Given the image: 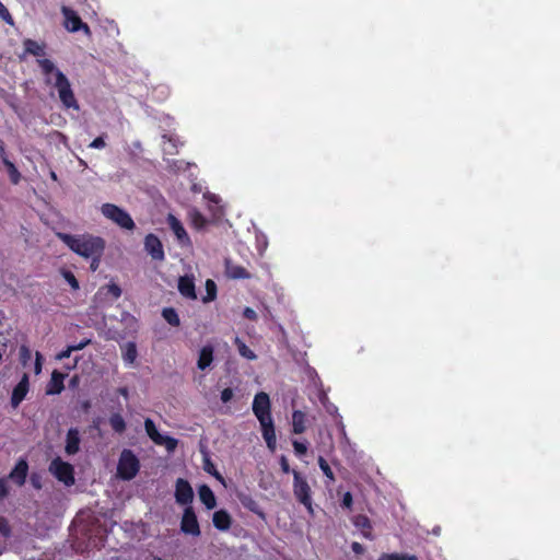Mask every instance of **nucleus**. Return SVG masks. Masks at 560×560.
Instances as JSON below:
<instances>
[{
	"mask_svg": "<svg viewBox=\"0 0 560 560\" xmlns=\"http://www.w3.org/2000/svg\"><path fill=\"white\" fill-rule=\"evenodd\" d=\"M77 364H78V359H75V360H74V362H73V364H72V365H67L66 368H67L68 370H72V369H74V368L77 366Z\"/></svg>",
	"mask_w": 560,
	"mask_h": 560,
	"instance_id": "obj_57",
	"label": "nucleus"
},
{
	"mask_svg": "<svg viewBox=\"0 0 560 560\" xmlns=\"http://www.w3.org/2000/svg\"><path fill=\"white\" fill-rule=\"evenodd\" d=\"M32 483H33V486H34L35 488H37V489H39V488H40V483H39V482H37V481L35 480V478H34V477H32Z\"/></svg>",
	"mask_w": 560,
	"mask_h": 560,
	"instance_id": "obj_55",
	"label": "nucleus"
},
{
	"mask_svg": "<svg viewBox=\"0 0 560 560\" xmlns=\"http://www.w3.org/2000/svg\"><path fill=\"white\" fill-rule=\"evenodd\" d=\"M140 470V462L131 450H124L120 453L117 475L122 480L133 479Z\"/></svg>",
	"mask_w": 560,
	"mask_h": 560,
	"instance_id": "obj_5",
	"label": "nucleus"
},
{
	"mask_svg": "<svg viewBox=\"0 0 560 560\" xmlns=\"http://www.w3.org/2000/svg\"><path fill=\"white\" fill-rule=\"evenodd\" d=\"M318 466H319L320 470L323 471V474L327 477V479L330 482H334L335 475H334L328 462L323 456L318 457Z\"/></svg>",
	"mask_w": 560,
	"mask_h": 560,
	"instance_id": "obj_32",
	"label": "nucleus"
},
{
	"mask_svg": "<svg viewBox=\"0 0 560 560\" xmlns=\"http://www.w3.org/2000/svg\"><path fill=\"white\" fill-rule=\"evenodd\" d=\"M353 503L352 494L350 492H346L342 497V506L347 509H351Z\"/></svg>",
	"mask_w": 560,
	"mask_h": 560,
	"instance_id": "obj_48",
	"label": "nucleus"
},
{
	"mask_svg": "<svg viewBox=\"0 0 560 560\" xmlns=\"http://www.w3.org/2000/svg\"><path fill=\"white\" fill-rule=\"evenodd\" d=\"M213 361V348L205 346L199 353L197 366L200 370H206Z\"/></svg>",
	"mask_w": 560,
	"mask_h": 560,
	"instance_id": "obj_24",
	"label": "nucleus"
},
{
	"mask_svg": "<svg viewBox=\"0 0 560 560\" xmlns=\"http://www.w3.org/2000/svg\"><path fill=\"white\" fill-rule=\"evenodd\" d=\"M118 393L126 399L129 397V390L127 387H119Z\"/></svg>",
	"mask_w": 560,
	"mask_h": 560,
	"instance_id": "obj_52",
	"label": "nucleus"
},
{
	"mask_svg": "<svg viewBox=\"0 0 560 560\" xmlns=\"http://www.w3.org/2000/svg\"><path fill=\"white\" fill-rule=\"evenodd\" d=\"M178 291L185 298L191 300H195L197 298L194 279L188 276L179 277Z\"/></svg>",
	"mask_w": 560,
	"mask_h": 560,
	"instance_id": "obj_18",
	"label": "nucleus"
},
{
	"mask_svg": "<svg viewBox=\"0 0 560 560\" xmlns=\"http://www.w3.org/2000/svg\"><path fill=\"white\" fill-rule=\"evenodd\" d=\"M237 499L242 503V505L248 511L258 514L259 505L257 501L248 493L240 492L237 493Z\"/></svg>",
	"mask_w": 560,
	"mask_h": 560,
	"instance_id": "obj_26",
	"label": "nucleus"
},
{
	"mask_svg": "<svg viewBox=\"0 0 560 560\" xmlns=\"http://www.w3.org/2000/svg\"><path fill=\"white\" fill-rule=\"evenodd\" d=\"M108 293H110L114 299H118L121 295V289L118 284L112 283L108 285Z\"/></svg>",
	"mask_w": 560,
	"mask_h": 560,
	"instance_id": "obj_42",
	"label": "nucleus"
},
{
	"mask_svg": "<svg viewBox=\"0 0 560 560\" xmlns=\"http://www.w3.org/2000/svg\"><path fill=\"white\" fill-rule=\"evenodd\" d=\"M49 471L66 486L74 483V469L71 464L57 457L51 460Z\"/></svg>",
	"mask_w": 560,
	"mask_h": 560,
	"instance_id": "obj_7",
	"label": "nucleus"
},
{
	"mask_svg": "<svg viewBox=\"0 0 560 560\" xmlns=\"http://www.w3.org/2000/svg\"><path fill=\"white\" fill-rule=\"evenodd\" d=\"M45 83L52 84L57 91L59 100L66 109L79 110L80 105L75 98L71 83L66 74L60 71L50 59H37Z\"/></svg>",
	"mask_w": 560,
	"mask_h": 560,
	"instance_id": "obj_1",
	"label": "nucleus"
},
{
	"mask_svg": "<svg viewBox=\"0 0 560 560\" xmlns=\"http://www.w3.org/2000/svg\"><path fill=\"white\" fill-rule=\"evenodd\" d=\"M203 469L209 475H212V472L218 470L215 465L213 464V462L211 460V458L208 455H205V457H203Z\"/></svg>",
	"mask_w": 560,
	"mask_h": 560,
	"instance_id": "obj_38",
	"label": "nucleus"
},
{
	"mask_svg": "<svg viewBox=\"0 0 560 560\" xmlns=\"http://www.w3.org/2000/svg\"><path fill=\"white\" fill-rule=\"evenodd\" d=\"M280 466H281V470L284 472V474H289L291 472V468H290V465H289V462H288V458L282 455L280 457Z\"/></svg>",
	"mask_w": 560,
	"mask_h": 560,
	"instance_id": "obj_49",
	"label": "nucleus"
},
{
	"mask_svg": "<svg viewBox=\"0 0 560 560\" xmlns=\"http://www.w3.org/2000/svg\"><path fill=\"white\" fill-rule=\"evenodd\" d=\"M294 452L296 455L302 456L305 455L307 452V445L306 443L300 442V441H293L292 443Z\"/></svg>",
	"mask_w": 560,
	"mask_h": 560,
	"instance_id": "obj_37",
	"label": "nucleus"
},
{
	"mask_svg": "<svg viewBox=\"0 0 560 560\" xmlns=\"http://www.w3.org/2000/svg\"><path fill=\"white\" fill-rule=\"evenodd\" d=\"M30 389V381L28 375L26 373L23 374L20 382L14 386L11 395V405L13 408L19 407V405L25 399Z\"/></svg>",
	"mask_w": 560,
	"mask_h": 560,
	"instance_id": "obj_13",
	"label": "nucleus"
},
{
	"mask_svg": "<svg viewBox=\"0 0 560 560\" xmlns=\"http://www.w3.org/2000/svg\"><path fill=\"white\" fill-rule=\"evenodd\" d=\"M243 316L246 319H249V320H256L257 319V313L252 307H245L244 311H243Z\"/></svg>",
	"mask_w": 560,
	"mask_h": 560,
	"instance_id": "obj_46",
	"label": "nucleus"
},
{
	"mask_svg": "<svg viewBox=\"0 0 560 560\" xmlns=\"http://www.w3.org/2000/svg\"><path fill=\"white\" fill-rule=\"evenodd\" d=\"M106 145V142L104 140V137L100 136L97 138H95L91 143H90V148H93V149H103L105 148Z\"/></svg>",
	"mask_w": 560,
	"mask_h": 560,
	"instance_id": "obj_41",
	"label": "nucleus"
},
{
	"mask_svg": "<svg viewBox=\"0 0 560 560\" xmlns=\"http://www.w3.org/2000/svg\"><path fill=\"white\" fill-rule=\"evenodd\" d=\"M109 425L110 428L116 432V433H124L126 431V421L125 419L122 418V416L118 412L116 413H113L110 417H109Z\"/></svg>",
	"mask_w": 560,
	"mask_h": 560,
	"instance_id": "obj_27",
	"label": "nucleus"
},
{
	"mask_svg": "<svg viewBox=\"0 0 560 560\" xmlns=\"http://www.w3.org/2000/svg\"><path fill=\"white\" fill-rule=\"evenodd\" d=\"M292 474L295 499L306 508L310 514H313L312 491L307 480L298 470L293 469Z\"/></svg>",
	"mask_w": 560,
	"mask_h": 560,
	"instance_id": "obj_6",
	"label": "nucleus"
},
{
	"mask_svg": "<svg viewBox=\"0 0 560 560\" xmlns=\"http://www.w3.org/2000/svg\"><path fill=\"white\" fill-rule=\"evenodd\" d=\"M121 357L126 364H133L138 357L137 345L133 341H128L121 347Z\"/></svg>",
	"mask_w": 560,
	"mask_h": 560,
	"instance_id": "obj_23",
	"label": "nucleus"
},
{
	"mask_svg": "<svg viewBox=\"0 0 560 560\" xmlns=\"http://www.w3.org/2000/svg\"><path fill=\"white\" fill-rule=\"evenodd\" d=\"M180 530L184 534L199 536L200 535V526L197 520V515L194 509L188 505L185 508L182 520H180Z\"/></svg>",
	"mask_w": 560,
	"mask_h": 560,
	"instance_id": "obj_10",
	"label": "nucleus"
},
{
	"mask_svg": "<svg viewBox=\"0 0 560 560\" xmlns=\"http://www.w3.org/2000/svg\"><path fill=\"white\" fill-rule=\"evenodd\" d=\"M207 294L209 300H213L215 298V284L212 280L207 281Z\"/></svg>",
	"mask_w": 560,
	"mask_h": 560,
	"instance_id": "obj_44",
	"label": "nucleus"
},
{
	"mask_svg": "<svg viewBox=\"0 0 560 560\" xmlns=\"http://www.w3.org/2000/svg\"><path fill=\"white\" fill-rule=\"evenodd\" d=\"M90 343H91V339H84L77 345H69L68 347L70 349H72V352H74V351H80V350L84 349Z\"/></svg>",
	"mask_w": 560,
	"mask_h": 560,
	"instance_id": "obj_45",
	"label": "nucleus"
},
{
	"mask_svg": "<svg viewBox=\"0 0 560 560\" xmlns=\"http://www.w3.org/2000/svg\"><path fill=\"white\" fill-rule=\"evenodd\" d=\"M80 432L77 428H70L66 436L65 451L68 455H74L80 450Z\"/></svg>",
	"mask_w": 560,
	"mask_h": 560,
	"instance_id": "obj_15",
	"label": "nucleus"
},
{
	"mask_svg": "<svg viewBox=\"0 0 560 560\" xmlns=\"http://www.w3.org/2000/svg\"><path fill=\"white\" fill-rule=\"evenodd\" d=\"M378 560H418V558L413 555L407 553H383L378 558Z\"/></svg>",
	"mask_w": 560,
	"mask_h": 560,
	"instance_id": "obj_31",
	"label": "nucleus"
},
{
	"mask_svg": "<svg viewBox=\"0 0 560 560\" xmlns=\"http://www.w3.org/2000/svg\"><path fill=\"white\" fill-rule=\"evenodd\" d=\"M354 525L357 527L361 528L362 530L371 529V527H372L369 517L365 516V515H358V516H355Z\"/></svg>",
	"mask_w": 560,
	"mask_h": 560,
	"instance_id": "obj_33",
	"label": "nucleus"
},
{
	"mask_svg": "<svg viewBox=\"0 0 560 560\" xmlns=\"http://www.w3.org/2000/svg\"><path fill=\"white\" fill-rule=\"evenodd\" d=\"M35 364H34V372L36 374H39L42 372V362H43V355L40 354V352H36L35 354Z\"/></svg>",
	"mask_w": 560,
	"mask_h": 560,
	"instance_id": "obj_47",
	"label": "nucleus"
},
{
	"mask_svg": "<svg viewBox=\"0 0 560 560\" xmlns=\"http://www.w3.org/2000/svg\"><path fill=\"white\" fill-rule=\"evenodd\" d=\"M61 13L65 18V27L69 32L75 33L82 31L86 36L92 35L90 26L81 20L79 14L73 9L63 5L61 8Z\"/></svg>",
	"mask_w": 560,
	"mask_h": 560,
	"instance_id": "obj_8",
	"label": "nucleus"
},
{
	"mask_svg": "<svg viewBox=\"0 0 560 560\" xmlns=\"http://www.w3.org/2000/svg\"><path fill=\"white\" fill-rule=\"evenodd\" d=\"M90 407H91V402L89 400H85L82 402V409L84 411H88L90 409Z\"/></svg>",
	"mask_w": 560,
	"mask_h": 560,
	"instance_id": "obj_54",
	"label": "nucleus"
},
{
	"mask_svg": "<svg viewBox=\"0 0 560 560\" xmlns=\"http://www.w3.org/2000/svg\"><path fill=\"white\" fill-rule=\"evenodd\" d=\"M58 236L73 253L84 258L103 255L106 247L103 237L89 233L79 235L59 233Z\"/></svg>",
	"mask_w": 560,
	"mask_h": 560,
	"instance_id": "obj_3",
	"label": "nucleus"
},
{
	"mask_svg": "<svg viewBox=\"0 0 560 560\" xmlns=\"http://www.w3.org/2000/svg\"><path fill=\"white\" fill-rule=\"evenodd\" d=\"M0 536L8 538L11 536V527L8 520L0 515Z\"/></svg>",
	"mask_w": 560,
	"mask_h": 560,
	"instance_id": "obj_35",
	"label": "nucleus"
},
{
	"mask_svg": "<svg viewBox=\"0 0 560 560\" xmlns=\"http://www.w3.org/2000/svg\"><path fill=\"white\" fill-rule=\"evenodd\" d=\"M194 490L190 483L183 478H178L175 483V500L178 504L188 505L192 502Z\"/></svg>",
	"mask_w": 560,
	"mask_h": 560,
	"instance_id": "obj_11",
	"label": "nucleus"
},
{
	"mask_svg": "<svg viewBox=\"0 0 560 560\" xmlns=\"http://www.w3.org/2000/svg\"><path fill=\"white\" fill-rule=\"evenodd\" d=\"M213 526L222 532L229 530L232 525V517L225 510H219L212 516Z\"/></svg>",
	"mask_w": 560,
	"mask_h": 560,
	"instance_id": "obj_17",
	"label": "nucleus"
},
{
	"mask_svg": "<svg viewBox=\"0 0 560 560\" xmlns=\"http://www.w3.org/2000/svg\"><path fill=\"white\" fill-rule=\"evenodd\" d=\"M72 353V349H70L69 347H67L65 350L60 351L58 354H57V360H63V359H67L71 355Z\"/></svg>",
	"mask_w": 560,
	"mask_h": 560,
	"instance_id": "obj_51",
	"label": "nucleus"
},
{
	"mask_svg": "<svg viewBox=\"0 0 560 560\" xmlns=\"http://www.w3.org/2000/svg\"><path fill=\"white\" fill-rule=\"evenodd\" d=\"M20 358L23 361V363H26L27 360L31 358V351L27 346L22 345L20 347Z\"/></svg>",
	"mask_w": 560,
	"mask_h": 560,
	"instance_id": "obj_40",
	"label": "nucleus"
},
{
	"mask_svg": "<svg viewBox=\"0 0 560 560\" xmlns=\"http://www.w3.org/2000/svg\"><path fill=\"white\" fill-rule=\"evenodd\" d=\"M352 549H353L354 551H358L359 549H361V545H360L359 542H353V545H352Z\"/></svg>",
	"mask_w": 560,
	"mask_h": 560,
	"instance_id": "obj_56",
	"label": "nucleus"
},
{
	"mask_svg": "<svg viewBox=\"0 0 560 560\" xmlns=\"http://www.w3.org/2000/svg\"><path fill=\"white\" fill-rule=\"evenodd\" d=\"M103 255H95L91 258L90 269L94 272L98 269Z\"/></svg>",
	"mask_w": 560,
	"mask_h": 560,
	"instance_id": "obj_43",
	"label": "nucleus"
},
{
	"mask_svg": "<svg viewBox=\"0 0 560 560\" xmlns=\"http://www.w3.org/2000/svg\"><path fill=\"white\" fill-rule=\"evenodd\" d=\"M23 47H24L25 54H28V55H32L35 57H44L46 55V51H45L46 44L45 43H38L34 39L26 38L23 40Z\"/></svg>",
	"mask_w": 560,
	"mask_h": 560,
	"instance_id": "obj_20",
	"label": "nucleus"
},
{
	"mask_svg": "<svg viewBox=\"0 0 560 560\" xmlns=\"http://www.w3.org/2000/svg\"><path fill=\"white\" fill-rule=\"evenodd\" d=\"M0 18L9 25H13L14 21L7 7L0 1Z\"/></svg>",
	"mask_w": 560,
	"mask_h": 560,
	"instance_id": "obj_36",
	"label": "nucleus"
},
{
	"mask_svg": "<svg viewBox=\"0 0 560 560\" xmlns=\"http://www.w3.org/2000/svg\"><path fill=\"white\" fill-rule=\"evenodd\" d=\"M253 412L260 423L262 438L267 447L273 452L277 445V438L271 417L270 398L267 393L259 392L255 395L253 400Z\"/></svg>",
	"mask_w": 560,
	"mask_h": 560,
	"instance_id": "obj_2",
	"label": "nucleus"
},
{
	"mask_svg": "<svg viewBox=\"0 0 560 560\" xmlns=\"http://www.w3.org/2000/svg\"><path fill=\"white\" fill-rule=\"evenodd\" d=\"M144 429L149 438L156 445H164L168 452H173L176 448L177 440L172 436L162 435L152 419L147 418L144 420Z\"/></svg>",
	"mask_w": 560,
	"mask_h": 560,
	"instance_id": "obj_9",
	"label": "nucleus"
},
{
	"mask_svg": "<svg viewBox=\"0 0 560 560\" xmlns=\"http://www.w3.org/2000/svg\"><path fill=\"white\" fill-rule=\"evenodd\" d=\"M167 221H168V225H170L171 230L173 231V233L175 234L177 240L182 244L188 243L189 236H188L184 225L182 224V222L176 217H174L172 214L168 215Z\"/></svg>",
	"mask_w": 560,
	"mask_h": 560,
	"instance_id": "obj_19",
	"label": "nucleus"
},
{
	"mask_svg": "<svg viewBox=\"0 0 560 560\" xmlns=\"http://www.w3.org/2000/svg\"><path fill=\"white\" fill-rule=\"evenodd\" d=\"M66 374L59 372L58 370H54L51 373L50 381L46 388L47 395H58L65 389L63 381L66 378Z\"/></svg>",
	"mask_w": 560,
	"mask_h": 560,
	"instance_id": "obj_14",
	"label": "nucleus"
},
{
	"mask_svg": "<svg viewBox=\"0 0 560 560\" xmlns=\"http://www.w3.org/2000/svg\"><path fill=\"white\" fill-rule=\"evenodd\" d=\"M50 177L54 179V180H57V174L55 172H50Z\"/></svg>",
	"mask_w": 560,
	"mask_h": 560,
	"instance_id": "obj_58",
	"label": "nucleus"
},
{
	"mask_svg": "<svg viewBox=\"0 0 560 560\" xmlns=\"http://www.w3.org/2000/svg\"><path fill=\"white\" fill-rule=\"evenodd\" d=\"M28 471V465L25 459H20L12 471L10 472L9 477L18 485L23 486L25 483L26 477Z\"/></svg>",
	"mask_w": 560,
	"mask_h": 560,
	"instance_id": "obj_16",
	"label": "nucleus"
},
{
	"mask_svg": "<svg viewBox=\"0 0 560 560\" xmlns=\"http://www.w3.org/2000/svg\"><path fill=\"white\" fill-rule=\"evenodd\" d=\"M62 276L73 290L79 289V281L77 280L75 276L70 270H63Z\"/></svg>",
	"mask_w": 560,
	"mask_h": 560,
	"instance_id": "obj_34",
	"label": "nucleus"
},
{
	"mask_svg": "<svg viewBox=\"0 0 560 560\" xmlns=\"http://www.w3.org/2000/svg\"><path fill=\"white\" fill-rule=\"evenodd\" d=\"M9 493L8 486L4 479H0V500L5 498Z\"/></svg>",
	"mask_w": 560,
	"mask_h": 560,
	"instance_id": "obj_50",
	"label": "nucleus"
},
{
	"mask_svg": "<svg viewBox=\"0 0 560 560\" xmlns=\"http://www.w3.org/2000/svg\"><path fill=\"white\" fill-rule=\"evenodd\" d=\"M233 396H234L233 389L230 387H226L221 392L220 398H221L222 402L226 404V402L231 401Z\"/></svg>",
	"mask_w": 560,
	"mask_h": 560,
	"instance_id": "obj_39",
	"label": "nucleus"
},
{
	"mask_svg": "<svg viewBox=\"0 0 560 560\" xmlns=\"http://www.w3.org/2000/svg\"><path fill=\"white\" fill-rule=\"evenodd\" d=\"M235 345L237 346L238 353L247 359V360H255L257 355L255 352L249 349L238 337L235 338Z\"/></svg>",
	"mask_w": 560,
	"mask_h": 560,
	"instance_id": "obj_30",
	"label": "nucleus"
},
{
	"mask_svg": "<svg viewBox=\"0 0 560 560\" xmlns=\"http://www.w3.org/2000/svg\"><path fill=\"white\" fill-rule=\"evenodd\" d=\"M2 161L8 170L9 177H10V180L12 182V184H14V185L19 184V182L21 179V174H20L19 170L16 168V166L8 159H3Z\"/></svg>",
	"mask_w": 560,
	"mask_h": 560,
	"instance_id": "obj_29",
	"label": "nucleus"
},
{
	"mask_svg": "<svg viewBox=\"0 0 560 560\" xmlns=\"http://www.w3.org/2000/svg\"><path fill=\"white\" fill-rule=\"evenodd\" d=\"M144 249L154 260L162 261L165 258L162 242L153 233H150L145 236Z\"/></svg>",
	"mask_w": 560,
	"mask_h": 560,
	"instance_id": "obj_12",
	"label": "nucleus"
},
{
	"mask_svg": "<svg viewBox=\"0 0 560 560\" xmlns=\"http://www.w3.org/2000/svg\"><path fill=\"white\" fill-rule=\"evenodd\" d=\"M212 477H214L217 480H219L220 482L224 483V478L223 476L219 472V470H215L214 472H212L211 475Z\"/></svg>",
	"mask_w": 560,
	"mask_h": 560,
	"instance_id": "obj_53",
	"label": "nucleus"
},
{
	"mask_svg": "<svg viewBox=\"0 0 560 560\" xmlns=\"http://www.w3.org/2000/svg\"><path fill=\"white\" fill-rule=\"evenodd\" d=\"M199 499L200 501L205 504V506L208 509V510H212L215 508L217 505V499H215V495L213 493V491L210 489L209 486L207 485H202L200 488H199Z\"/></svg>",
	"mask_w": 560,
	"mask_h": 560,
	"instance_id": "obj_21",
	"label": "nucleus"
},
{
	"mask_svg": "<svg viewBox=\"0 0 560 560\" xmlns=\"http://www.w3.org/2000/svg\"><path fill=\"white\" fill-rule=\"evenodd\" d=\"M162 316L171 326L178 327L180 325L179 316L173 307H164L162 310Z\"/></svg>",
	"mask_w": 560,
	"mask_h": 560,
	"instance_id": "obj_28",
	"label": "nucleus"
},
{
	"mask_svg": "<svg viewBox=\"0 0 560 560\" xmlns=\"http://www.w3.org/2000/svg\"><path fill=\"white\" fill-rule=\"evenodd\" d=\"M102 214L118 225L120 229L133 231L136 229L135 221L131 215L122 208L114 203H103L101 207Z\"/></svg>",
	"mask_w": 560,
	"mask_h": 560,
	"instance_id": "obj_4",
	"label": "nucleus"
},
{
	"mask_svg": "<svg viewBox=\"0 0 560 560\" xmlns=\"http://www.w3.org/2000/svg\"><path fill=\"white\" fill-rule=\"evenodd\" d=\"M226 275L231 279H249L250 278V273L243 266L232 265L230 262L226 264Z\"/></svg>",
	"mask_w": 560,
	"mask_h": 560,
	"instance_id": "obj_25",
	"label": "nucleus"
},
{
	"mask_svg": "<svg viewBox=\"0 0 560 560\" xmlns=\"http://www.w3.org/2000/svg\"><path fill=\"white\" fill-rule=\"evenodd\" d=\"M306 430V415L301 410H294L292 413V432L302 434Z\"/></svg>",
	"mask_w": 560,
	"mask_h": 560,
	"instance_id": "obj_22",
	"label": "nucleus"
}]
</instances>
